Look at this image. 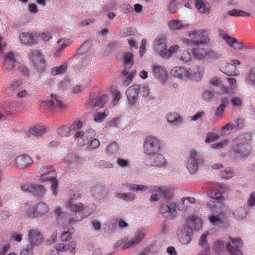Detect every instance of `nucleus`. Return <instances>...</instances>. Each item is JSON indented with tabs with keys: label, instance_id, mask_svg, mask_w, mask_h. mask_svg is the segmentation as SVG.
I'll return each instance as SVG.
<instances>
[{
	"label": "nucleus",
	"instance_id": "nucleus-1",
	"mask_svg": "<svg viewBox=\"0 0 255 255\" xmlns=\"http://www.w3.org/2000/svg\"><path fill=\"white\" fill-rule=\"evenodd\" d=\"M230 242L225 247L224 243L221 241H216L213 245V249L217 254H222L227 249L231 255H243L239 248L242 247L243 242L240 238H230Z\"/></svg>",
	"mask_w": 255,
	"mask_h": 255
},
{
	"label": "nucleus",
	"instance_id": "nucleus-2",
	"mask_svg": "<svg viewBox=\"0 0 255 255\" xmlns=\"http://www.w3.org/2000/svg\"><path fill=\"white\" fill-rule=\"evenodd\" d=\"M161 148L159 141L154 136H148L144 141L143 150L144 153L151 156L157 153Z\"/></svg>",
	"mask_w": 255,
	"mask_h": 255
},
{
	"label": "nucleus",
	"instance_id": "nucleus-3",
	"mask_svg": "<svg viewBox=\"0 0 255 255\" xmlns=\"http://www.w3.org/2000/svg\"><path fill=\"white\" fill-rule=\"evenodd\" d=\"M203 159L200 158L197 152L192 150L186 162V167L190 174H194L198 170L199 166L203 164Z\"/></svg>",
	"mask_w": 255,
	"mask_h": 255
},
{
	"label": "nucleus",
	"instance_id": "nucleus-4",
	"mask_svg": "<svg viewBox=\"0 0 255 255\" xmlns=\"http://www.w3.org/2000/svg\"><path fill=\"white\" fill-rule=\"evenodd\" d=\"M29 60L37 71L44 69L45 63L41 53L37 50H32L28 53Z\"/></svg>",
	"mask_w": 255,
	"mask_h": 255
},
{
	"label": "nucleus",
	"instance_id": "nucleus-5",
	"mask_svg": "<svg viewBox=\"0 0 255 255\" xmlns=\"http://www.w3.org/2000/svg\"><path fill=\"white\" fill-rule=\"evenodd\" d=\"M96 135V132L93 129H88L85 131H78L74 134V138L81 144H88L92 138Z\"/></svg>",
	"mask_w": 255,
	"mask_h": 255
},
{
	"label": "nucleus",
	"instance_id": "nucleus-6",
	"mask_svg": "<svg viewBox=\"0 0 255 255\" xmlns=\"http://www.w3.org/2000/svg\"><path fill=\"white\" fill-rule=\"evenodd\" d=\"M251 149V146L248 144L240 142L233 147L231 153L236 157L245 158L248 156Z\"/></svg>",
	"mask_w": 255,
	"mask_h": 255
},
{
	"label": "nucleus",
	"instance_id": "nucleus-7",
	"mask_svg": "<svg viewBox=\"0 0 255 255\" xmlns=\"http://www.w3.org/2000/svg\"><path fill=\"white\" fill-rule=\"evenodd\" d=\"M152 195L149 199L150 201H157L160 197H163L165 199H169L171 197L170 190L165 188H160L158 186H153L150 188Z\"/></svg>",
	"mask_w": 255,
	"mask_h": 255
},
{
	"label": "nucleus",
	"instance_id": "nucleus-8",
	"mask_svg": "<svg viewBox=\"0 0 255 255\" xmlns=\"http://www.w3.org/2000/svg\"><path fill=\"white\" fill-rule=\"evenodd\" d=\"M49 171H46V173L41 174L40 176V180L44 181H51L52 183L51 189L53 191V195H56L58 193V181L56 179V173L53 170V167L51 166Z\"/></svg>",
	"mask_w": 255,
	"mask_h": 255
},
{
	"label": "nucleus",
	"instance_id": "nucleus-9",
	"mask_svg": "<svg viewBox=\"0 0 255 255\" xmlns=\"http://www.w3.org/2000/svg\"><path fill=\"white\" fill-rule=\"evenodd\" d=\"M45 105L51 110L53 113H57L62 111L65 105L56 95H51L50 99L45 102Z\"/></svg>",
	"mask_w": 255,
	"mask_h": 255
},
{
	"label": "nucleus",
	"instance_id": "nucleus-10",
	"mask_svg": "<svg viewBox=\"0 0 255 255\" xmlns=\"http://www.w3.org/2000/svg\"><path fill=\"white\" fill-rule=\"evenodd\" d=\"M27 239L30 247L38 246L43 241V238L41 233L36 229L29 230L27 235Z\"/></svg>",
	"mask_w": 255,
	"mask_h": 255
},
{
	"label": "nucleus",
	"instance_id": "nucleus-11",
	"mask_svg": "<svg viewBox=\"0 0 255 255\" xmlns=\"http://www.w3.org/2000/svg\"><path fill=\"white\" fill-rule=\"evenodd\" d=\"M152 73L154 78L161 82H165L168 77L166 68L161 65L154 64L152 67Z\"/></svg>",
	"mask_w": 255,
	"mask_h": 255
},
{
	"label": "nucleus",
	"instance_id": "nucleus-12",
	"mask_svg": "<svg viewBox=\"0 0 255 255\" xmlns=\"http://www.w3.org/2000/svg\"><path fill=\"white\" fill-rule=\"evenodd\" d=\"M165 40V36L163 35H159L156 37L153 42L154 50L157 52L161 56L162 53H165L166 50Z\"/></svg>",
	"mask_w": 255,
	"mask_h": 255
},
{
	"label": "nucleus",
	"instance_id": "nucleus-13",
	"mask_svg": "<svg viewBox=\"0 0 255 255\" xmlns=\"http://www.w3.org/2000/svg\"><path fill=\"white\" fill-rule=\"evenodd\" d=\"M147 163L156 167H163L166 164V161L164 156L158 153L149 156L147 160Z\"/></svg>",
	"mask_w": 255,
	"mask_h": 255
},
{
	"label": "nucleus",
	"instance_id": "nucleus-14",
	"mask_svg": "<svg viewBox=\"0 0 255 255\" xmlns=\"http://www.w3.org/2000/svg\"><path fill=\"white\" fill-rule=\"evenodd\" d=\"M75 197H77L78 198H80L81 197V195L80 193H77L76 195L74 194L73 196L71 197L66 203V206L67 207H69L72 212L77 213L80 212L84 209V206L83 204L81 203L77 204L75 203Z\"/></svg>",
	"mask_w": 255,
	"mask_h": 255
},
{
	"label": "nucleus",
	"instance_id": "nucleus-15",
	"mask_svg": "<svg viewBox=\"0 0 255 255\" xmlns=\"http://www.w3.org/2000/svg\"><path fill=\"white\" fill-rule=\"evenodd\" d=\"M32 163V160L27 154H21L18 156L15 160L14 165L19 168H25Z\"/></svg>",
	"mask_w": 255,
	"mask_h": 255
},
{
	"label": "nucleus",
	"instance_id": "nucleus-16",
	"mask_svg": "<svg viewBox=\"0 0 255 255\" xmlns=\"http://www.w3.org/2000/svg\"><path fill=\"white\" fill-rule=\"evenodd\" d=\"M139 91V86L138 85H134L132 86H130L127 90L126 94L130 104H133L136 102Z\"/></svg>",
	"mask_w": 255,
	"mask_h": 255
},
{
	"label": "nucleus",
	"instance_id": "nucleus-17",
	"mask_svg": "<svg viewBox=\"0 0 255 255\" xmlns=\"http://www.w3.org/2000/svg\"><path fill=\"white\" fill-rule=\"evenodd\" d=\"M224 211L223 209H217L214 210L210 216L209 217V220L210 223L217 225L222 223V219L224 217Z\"/></svg>",
	"mask_w": 255,
	"mask_h": 255
},
{
	"label": "nucleus",
	"instance_id": "nucleus-18",
	"mask_svg": "<svg viewBox=\"0 0 255 255\" xmlns=\"http://www.w3.org/2000/svg\"><path fill=\"white\" fill-rule=\"evenodd\" d=\"M15 55L12 52L8 53L3 60V66L8 72L11 71L16 66Z\"/></svg>",
	"mask_w": 255,
	"mask_h": 255
},
{
	"label": "nucleus",
	"instance_id": "nucleus-19",
	"mask_svg": "<svg viewBox=\"0 0 255 255\" xmlns=\"http://www.w3.org/2000/svg\"><path fill=\"white\" fill-rule=\"evenodd\" d=\"M92 195L98 199H102L108 195L107 189L102 185H96L91 190Z\"/></svg>",
	"mask_w": 255,
	"mask_h": 255
},
{
	"label": "nucleus",
	"instance_id": "nucleus-20",
	"mask_svg": "<svg viewBox=\"0 0 255 255\" xmlns=\"http://www.w3.org/2000/svg\"><path fill=\"white\" fill-rule=\"evenodd\" d=\"M176 203H170L167 201L166 203H162L160 205L159 209L161 214H165L166 213H172L175 212L176 210H179Z\"/></svg>",
	"mask_w": 255,
	"mask_h": 255
},
{
	"label": "nucleus",
	"instance_id": "nucleus-21",
	"mask_svg": "<svg viewBox=\"0 0 255 255\" xmlns=\"http://www.w3.org/2000/svg\"><path fill=\"white\" fill-rule=\"evenodd\" d=\"M65 159L69 163L77 166L81 165L84 161L83 158L74 153L67 154L65 157Z\"/></svg>",
	"mask_w": 255,
	"mask_h": 255
},
{
	"label": "nucleus",
	"instance_id": "nucleus-22",
	"mask_svg": "<svg viewBox=\"0 0 255 255\" xmlns=\"http://www.w3.org/2000/svg\"><path fill=\"white\" fill-rule=\"evenodd\" d=\"M187 224L191 230H198L202 227V225L201 219L194 216L189 217L187 220Z\"/></svg>",
	"mask_w": 255,
	"mask_h": 255
},
{
	"label": "nucleus",
	"instance_id": "nucleus-23",
	"mask_svg": "<svg viewBox=\"0 0 255 255\" xmlns=\"http://www.w3.org/2000/svg\"><path fill=\"white\" fill-rule=\"evenodd\" d=\"M20 42L26 45H29L34 43L35 35L33 33L22 32L19 35Z\"/></svg>",
	"mask_w": 255,
	"mask_h": 255
},
{
	"label": "nucleus",
	"instance_id": "nucleus-24",
	"mask_svg": "<svg viewBox=\"0 0 255 255\" xmlns=\"http://www.w3.org/2000/svg\"><path fill=\"white\" fill-rule=\"evenodd\" d=\"M108 101L107 95H103L99 98H92L90 99L89 104L93 107L102 108Z\"/></svg>",
	"mask_w": 255,
	"mask_h": 255
},
{
	"label": "nucleus",
	"instance_id": "nucleus-25",
	"mask_svg": "<svg viewBox=\"0 0 255 255\" xmlns=\"http://www.w3.org/2000/svg\"><path fill=\"white\" fill-rule=\"evenodd\" d=\"M208 235V233H206L201 236L199 241V245L203 247L204 251L200 252L197 255H208V253L210 251V247L207 244V239Z\"/></svg>",
	"mask_w": 255,
	"mask_h": 255
},
{
	"label": "nucleus",
	"instance_id": "nucleus-26",
	"mask_svg": "<svg viewBox=\"0 0 255 255\" xmlns=\"http://www.w3.org/2000/svg\"><path fill=\"white\" fill-rule=\"evenodd\" d=\"M189 69L183 67H176L173 68L171 70V73L175 77L183 79L187 77Z\"/></svg>",
	"mask_w": 255,
	"mask_h": 255
},
{
	"label": "nucleus",
	"instance_id": "nucleus-27",
	"mask_svg": "<svg viewBox=\"0 0 255 255\" xmlns=\"http://www.w3.org/2000/svg\"><path fill=\"white\" fill-rule=\"evenodd\" d=\"M204 30H193L189 32V36L193 39L195 40H204L205 42H203L202 44L207 43L209 39L207 37L204 36Z\"/></svg>",
	"mask_w": 255,
	"mask_h": 255
},
{
	"label": "nucleus",
	"instance_id": "nucleus-28",
	"mask_svg": "<svg viewBox=\"0 0 255 255\" xmlns=\"http://www.w3.org/2000/svg\"><path fill=\"white\" fill-rule=\"evenodd\" d=\"M179 241L184 245L188 244L191 240V232L184 229L178 235Z\"/></svg>",
	"mask_w": 255,
	"mask_h": 255
},
{
	"label": "nucleus",
	"instance_id": "nucleus-29",
	"mask_svg": "<svg viewBox=\"0 0 255 255\" xmlns=\"http://www.w3.org/2000/svg\"><path fill=\"white\" fill-rule=\"evenodd\" d=\"M188 71V78L195 81H199L202 79L203 76V69H200V68H198V69L196 71H194L189 68Z\"/></svg>",
	"mask_w": 255,
	"mask_h": 255
},
{
	"label": "nucleus",
	"instance_id": "nucleus-30",
	"mask_svg": "<svg viewBox=\"0 0 255 255\" xmlns=\"http://www.w3.org/2000/svg\"><path fill=\"white\" fill-rule=\"evenodd\" d=\"M177 57L185 63L190 61L192 59L190 52L185 50H179L177 52Z\"/></svg>",
	"mask_w": 255,
	"mask_h": 255
},
{
	"label": "nucleus",
	"instance_id": "nucleus-31",
	"mask_svg": "<svg viewBox=\"0 0 255 255\" xmlns=\"http://www.w3.org/2000/svg\"><path fill=\"white\" fill-rule=\"evenodd\" d=\"M193 57L198 60L204 59L207 56V51L205 48L197 47L192 50Z\"/></svg>",
	"mask_w": 255,
	"mask_h": 255
},
{
	"label": "nucleus",
	"instance_id": "nucleus-32",
	"mask_svg": "<svg viewBox=\"0 0 255 255\" xmlns=\"http://www.w3.org/2000/svg\"><path fill=\"white\" fill-rule=\"evenodd\" d=\"M168 122L174 125H179L182 123V118L176 113H170L166 116Z\"/></svg>",
	"mask_w": 255,
	"mask_h": 255
},
{
	"label": "nucleus",
	"instance_id": "nucleus-33",
	"mask_svg": "<svg viewBox=\"0 0 255 255\" xmlns=\"http://www.w3.org/2000/svg\"><path fill=\"white\" fill-rule=\"evenodd\" d=\"M188 24L182 23L179 20H172L168 23V27L171 30H180L187 27Z\"/></svg>",
	"mask_w": 255,
	"mask_h": 255
},
{
	"label": "nucleus",
	"instance_id": "nucleus-34",
	"mask_svg": "<svg viewBox=\"0 0 255 255\" xmlns=\"http://www.w3.org/2000/svg\"><path fill=\"white\" fill-rule=\"evenodd\" d=\"M45 132V129L43 126L37 125L30 128L29 132L35 136H42Z\"/></svg>",
	"mask_w": 255,
	"mask_h": 255
},
{
	"label": "nucleus",
	"instance_id": "nucleus-35",
	"mask_svg": "<svg viewBox=\"0 0 255 255\" xmlns=\"http://www.w3.org/2000/svg\"><path fill=\"white\" fill-rule=\"evenodd\" d=\"M37 216H42L49 211V208L44 203L41 202L38 204L36 207Z\"/></svg>",
	"mask_w": 255,
	"mask_h": 255
},
{
	"label": "nucleus",
	"instance_id": "nucleus-36",
	"mask_svg": "<svg viewBox=\"0 0 255 255\" xmlns=\"http://www.w3.org/2000/svg\"><path fill=\"white\" fill-rule=\"evenodd\" d=\"M133 64V56L130 52H127L124 57V65L126 68H130Z\"/></svg>",
	"mask_w": 255,
	"mask_h": 255
},
{
	"label": "nucleus",
	"instance_id": "nucleus-37",
	"mask_svg": "<svg viewBox=\"0 0 255 255\" xmlns=\"http://www.w3.org/2000/svg\"><path fill=\"white\" fill-rule=\"evenodd\" d=\"M195 5L200 13H206L209 11V7L202 0H196Z\"/></svg>",
	"mask_w": 255,
	"mask_h": 255
},
{
	"label": "nucleus",
	"instance_id": "nucleus-38",
	"mask_svg": "<svg viewBox=\"0 0 255 255\" xmlns=\"http://www.w3.org/2000/svg\"><path fill=\"white\" fill-rule=\"evenodd\" d=\"M119 150L118 143L116 142H113L108 146L106 152L109 155H113L118 153Z\"/></svg>",
	"mask_w": 255,
	"mask_h": 255
},
{
	"label": "nucleus",
	"instance_id": "nucleus-39",
	"mask_svg": "<svg viewBox=\"0 0 255 255\" xmlns=\"http://www.w3.org/2000/svg\"><path fill=\"white\" fill-rule=\"evenodd\" d=\"M236 66L233 64L227 63L226 67L224 69L223 72L226 75L230 76H233L236 75Z\"/></svg>",
	"mask_w": 255,
	"mask_h": 255
},
{
	"label": "nucleus",
	"instance_id": "nucleus-40",
	"mask_svg": "<svg viewBox=\"0 0 255 255\" xmlns=\"http://www.w3.org/2000/svg\"><path fill=\"white\" fill-rule=\"evenodd\" d=\"M228 14L232 16L246 17L250 16V14L249 12L238 9H233L232 10H230L228 12Z\"/></svg>",
	"mask_w": 255,
	"mask_h": 255
},
{
	"label": "nucleus",
	"instance_id": "nucleus-41",
	"mask_svg": "<svg viewBox=\"0 0 255 255\" xmlns=\"http://www.w3.org/2000/svg\"><path fill=\"white\" fill-rule=\"evenodd\" d=\"M109 115V111L107 109L105 110L103 113L97 112L94 115V120L97 123L102 122L104 119Z\"/></svg>",
	"mask_w": 255,
	"mask_h": 255
},
{
	"label": "nucleus",
	"instance_id": "nucleus-42",
	"mask_svg": "<svg viewBox=\"0 0 255 255\" xmlns=\"http://www.w3.org/2000/svg\"><path fill=\"white\" fill-rule=\"evenodd\" d=\"M179 48V47L178 45L171 46L169 50L166 49L165 53L161 54V57L164 58H169L172 55V53L175 52L177 53Z\"/></svg>",
	"mask_w": 255,
	"mask_h": 255
},
{
	"label": "nucleus",
	"instance_id": "nucleus-43",
	"mask_svg": "<svg viewBox=\"0 0 255 255\" xmlns=\"http://www.w3.org/2000/svg\"><path fill=\"white\" fill-rule=\"evenodd\" d=\"M246 214V211L242 208L237 209L233 212V215L235 219L239 220L245 218Z\"/></svg>",
	"mask_w": 255,
	"mask_h": 255
},
{
	"label": "nucleus",
	"instance_id": "nucleus-44",
	"mask_svg": "<svg viewBox=\"0 0 255 255\" xmlns=\"http://www.w3.org/2000/svg\"><path fill=\"white\" fill-rule=\"evenodd\" d=\"M221 37L224 39L227 43L231 47H233L234 42H236V39L235 38L231 37L228 35L227 33H225L223 31L220 33Z\"/></svg>",
	"mask_w": 255,
	"mask_h": 255
},
{
	"label": "nucleus",
	"instance_id": "nucleus-45",
	"mask_svg": "<svg viewBox=\"0 0 255 255\" xmlns=\"http://www.w3.org/2000/svg\"><path fill=\"white\" fill-rule=\"evenodd\" d=\"M33 189L32 190V194L40 196L42 195L44 192V188L42 185L33 184Z\"/></svg>",
	"mask_w": 255,
	"mask_h": 255
},
{
	"label": "nucleus",
	"instance_id": "nucleus-46",
	"mask_svg": "<svg viewBox=\"0 0 255 255\" xmlns=\"http://www.w3.org/2000/svg\"><path fill=\"white\" fill-rule=\"evenodd\" d=\"M66 69L67 65L66 64L54 67L51 69V74L52 75H56L64 73Z\"/></svg>",
	"mask_w": 255,
	"mask_h": 255
},
{
	"label": "nucleus",
	"instance_id": "nucleus-47",
	"mask_svg": "<svg viewBox=\"0 0 255 255\" xmlns=\"http://www.w3.org/2000/svg\"><path fill=\"white\" fill-rule=\"evenodd\" d=\"M116 197L128 201H133L135 199V196L130 193H117Z\"/></svg>",
	"mask_w": 255,
	"mask_h": 255
},
{
	"label": "nucleus",
	"instance_id": "nucleus-48",
	"mask_svg": "<svg viewBox=\"0 0 255 255\" xmlns=\"http://www.w3.org/2000/svg\"><path fill=\"white\" fill-rule=\"evenodd\" d=\"M70 132L69 127L67 126H63L57 129L58 134L62 137L69 136Z\"/></svg>",
	"mask_w": 255,
	"mask_h": 255
},
{
	"label": "nucleus",
	"instance_id": "nucleus-49",
	"mask_svg": "<svg viewBox=\"0 0 255 255\" xmlns=\"http://www.w3.org/2000/svg\"><path fill=\"white\" fill-rule=\"evenodd\" d=\"M127 186L129 187L130 190L134 191H145L148 189V187L142 185H137L135 184H129Z\"/></svg>",
	"mask_w": 255,
	"mask_h": 255
},
{
	"label": "nucleus",
	"instance_id": "nucleus-50",
	"mask_svg": "<svg viewBox=\"0 0 255 255\" xmlns=\"http://www.w3.org/2000/svg\"><path fill=\"white\" fill-rule=\"evenodd\" d=\"M209 195L211 198L216 199L217 200L224 199L221 192L216 191L214 188L210 190Z\"/></svg>",
	"mask_w": 255,
	"mask_h": 255
},
{
	"label": "nucleus",
	"instance_id": "nucleus-51",
	"mask_svg": "<svg viewBox=\"0 0 255 255\" xmlns=\"http://www.w3.org/2000/svg\"><path fill=\"white\" fill-rule=\"evenodd\" d=\"M21 84V82L17 80L12 81L8 87L9 90L8 94L9 95L12 94L13 91L17 88Z\"/></svg>",
	"mask_w": 255,
	"mask_h": 255
},
{
	"label": "nucleus",
	"instance_id": "nucleus-52",
	"mask_svg": "<svg viewBox=\"0 0 255 255\" xmlns=\"http://www.w3.org/2000/svg\"><path fill=\"white\" fill-rule=\"evenodd\" d=\"M182 42L184 44H187V45H198L200 44H202L203 42H205V41L204 40H191L187 38H182L181 39Z\"/></svg>",
	"mask_w": 255,
	"mask_h": 255
},
{
	"label": "nucleus",
	"instance_id": "nucleus-53",
	"mask_svg": "<svg viewBox=\"0 0 255 255\" xmlns=\"http://www.w3.org/2000/svg\"><path fill=\"white\" fill-rule=\"evenodd\" d=\"M73 229L68 230L67 231L64 232L61 236V240L62 242H67L71 238V235L73 234Z\"/></svg>",
	"mask_w": 255,
	"mask_h": 255
},
{
	"label": "nucleus",
	"instance_id": "nucleus-54",
	"mask_svg": "<svg viewBox=\"0 0 255 255\" xmlns=\"http://www.w3.org/2000/svg\"><path fill=\"white\" fill-rule=\"evenodd\" d=\"M145 237V233L143 230H138L136 236L133 239L134 243L137 245Z\"/></svg>",
	"mask_w": 255,
	"mask_h": 255
},
{
	"label": "nucleus",
	"instance_id": "nucleus-55",
	"mask_svg": "<svg viewBox=\"0 0 255 255\" xmlns=\"http://www.w3.org/2000/svg\"><path fill=\"white\" fill-rule=\"evenodd\" d=\"M220 176L223 179H228L234 176V173L231 170H225L221 173Z\"/></svg>",
	"mask_w": 255,
	"mask_h": 255
},
{
	"label": "nucleus",
	"instance_id": "nucleus-56",
	"mask_svg": "<svg viewBox=\"0 0 255 255\" xmlns=\"http://www.w3.org/2000/svg\"><path fill=\"white\" fill-rule=\"evenodd\" d=\"M26 216L30 218L31 219H33L35 218L36 217H37V214H36V207H33L31 208L28 209L26 211Z\"/></svg>",
	"mask_w": 255,
	"mask_h": 255
},
{
	"label": "nucleus",
	"instance_id": "nucleus-57",
	"mask_svg": "<svg viewBox=\"0 0 255 255\" xmlns=\"http://www.w3.org/2000/svg\"><path fill=\"white\" fill-rule=\"evenodd\" d=\"M82 127V123L81 121L74 122L70 127H69L70 131H75L80 129Z\"/></svg>",
	"mask_w": 255,
	"mask_h": 255
},
{
	"label": "nucleus",
	"instance_id": "nucleus-58",
	"mask_svg": "<svg viewBox=\"0 0 255 255\" xmlns=\"http://www.w3.org/2000/svg\"><path fill=\"white\" fill-rule=\"evenodd\" d=\"M207 56H208L209 58L214 60L219 59L221 56V54L216 53L212 49H210L207 51Z\"/></svg>",
	"mask_w": 255,
	"mask_h": 255
},
{
	"label": "nucleus",
	"instance_id": "nucleus-59",
	"mask_svg": "<svg viewBox=\"0 0 255 255\" xmlns=\"http://www.w3.org/2000/svg\"><path fill=\"white\" fill-rule=\"evenodd\" d=\"M68 45V42L64 41L63 43L59 45L58 49L55 52L54 56H59L63 52V49Z\"/></svg>",
	"mask_w": 255,
	"mask_h": 255
},
{
	"label": "nucleus",
	"instance_id": "nucleus-60",
	"mask_svg": "<svg viewBox=\"0 0 255 255\" xmlns=\"http://www.w3.org/2000/svg\"><path fill=\"white\" fill-rule=\"evenodd\" d=\"M33 248L29 245H27L26 248H24L20 252V255H32Z\"/></svg>",
	"mask_w": 255,
	"mask_h": 255
},
{
	"label": "nucleus",
	"instance_id": "nucleus-61",
	"mask_svg": "<svg viewBox=\"0 0 255 255\" xmlns=\"http://www.w3.org/2000/svg\"><path fill=\"white\" fill-rule=\"evenodd\" d=\"M112 92L114 94L113 105L115 106L121 99V95L120 92L117 89H114Z\"/></svg>",
	"mask_w": 255,
	"mask_h": 255
},
{
	"label": "nucleus",
	"instance_id": "nucleus-62",
	"mask_svg": "<svg viewBox=\"0 0 255 255\" xmlns=\"http://www.w3.org/2000/svg\"><path fill=\"white\" fill-rule=\"evenodd\" d=\"M218 138L219 136L216 133L210 132L207 135L205 142L206 143H210L214 141L215 140L218 139Z\"/></svg>",
	"mask_w": 255,
	"mask_h": 255
},
{
	"label": "nucleus",
	"instance_id": "nucleus-63",
	"mask_svg": "<svg viewBox=\"0 0 255 255\" xmlns=\"http://www.w3.org/2000/svg\"><path fill=\"white\" fill-rule=\"evenodd\" d=\"M89 143V147L90 149H96L100 145V142L99 139L94 138V137L91 139Z\"/></svg>",
	"mask_w": 255,
	"mask_h": 255
},
{
	"label": "nucleus",
	"instance_id": "nucleus-64",
	"mask_svg": "<svg viewBox=\"0 0 255 255\" xmlns=\"http://www.w3.org/2000/svg\"><path fill=\"white\" fill-rule=\"evenodd\" d=\"M39 36L44 41H48L52 38V34L48 31L42 32L39 34Z\"/></svg>",
	"mask_w": 255,
	"mask_h": 255
}]
</instances>
